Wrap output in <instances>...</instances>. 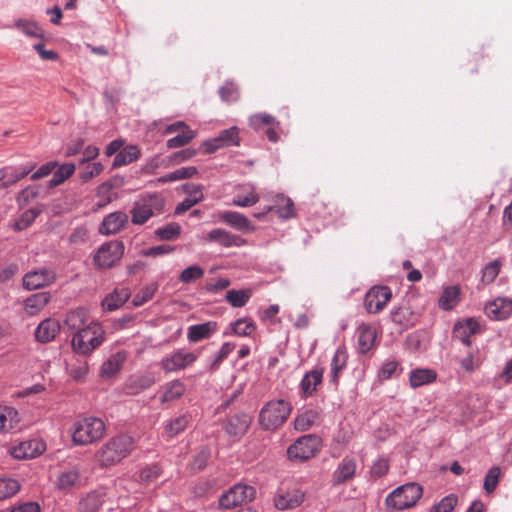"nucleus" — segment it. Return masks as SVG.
Returning a JSON list of instances; mask_svg holds the SVG:
<instances>
[{"label":"nucleus","instance_id":"obj_59","mask_svg":"<svg viewBox=\"0 0 512 512\" xmlns=\"http://www.w3.org/2000/svg\"><path fill=\"white\" fill-rule=\"evenodd\" d=\"M102 171L103 165L100 162L89 163L85 166L83 171L79 173V177L82 182H87L98 176Z\"/></svg>","mask_w":512,"mask_h":512},{"label":"nucleus","instance_id":"obj_62","mask_svg":"<svg viewBox=\"0 0 512 512\" xmlns=\"http://www.w3.org/2000/svg\"><path fill=\"white\" fill-rule=\"evenodd\" d=\"M16 27L28 36H31V37L41 36V29L33 22L20 20L16 23Z\"/></svg>","mask_w":512,"mask_h":512},{"label":"nucleus","instance_id":"obj_51","mask_svg":"<svg viewBox=\"0 0 512 512\" xmlns=\"http://www.w3.org/2000/svg\"><path fill=\"white\" fill-rule=\"evenodd\" d=\"M40 210L36 208H30L23 212L20 218L15 222V229L21 231L29 227L35 219L39 216Z\"/></svg>","mask_w":512,"mask_h":512},{"label":"nucleus","instance_id":"obj_31","mask_svg":"<svg viewBox=\"0 0 512 512\" xmlns=\"http://www.w3.org/2000/svg\"><path fill=\"white\" fill-rule=\"evenodd\" d=\"M50 294L48 292H40L31 295L24 302L25 312L34 316L40 313L41 310L49 303Z\"/></svg>","mask_w":512,"mask_h":512},{"label":"nucleus","instance_id":"obj_37","mask_svg":"<svg viewBox=\"0 0 512 512\" xmlns=\"http://www.w3.org/2000/svg\"><path fill=\"white\" fill-rule=\"evenodd\" d=\"M318 418L319 414L316 410H306L297 415L294 420V428L297 431H306L317 422Z\"/></svg>","mask_w":512,"mask_h":512},{"label":"nucleus","instance_id":"obj_63","mask_svg":"<svg viewBox=\"0 0 512 512\" xmlns=\"http://www.w3.org/2000/svg\"><path fill=\"white\" fill-rule=\"evenodd\" d=\"M389 470V462L386 458H379L371 467V475L377 478L384 476Z\"/></svg>","mask_w":512,"mask_h":512},{"label":"nucleus","instance_id":"obj_17","mask_svg":"<svg viewBox=\"0 0 512 512\" xmlns=\"http://www.w3.org/2000/svg\"><path fill=\"white\" fill-rule=\"evenodd\" d=\"M219 219L239 231H254L255 227L243 214L235 211H223L218 214Z\"/></svg>","mask_w":512,"mask_h":512},{"label":"nucleus","instance_id":"obj_61","mask_svg":"<svg viewBox=\"0 0 512 512\" xmlns=\"http://www.w3.org/2000/svg\"><path fill=\"white\" fill-rule=\"evenodd\" d=\"M68 371L74 380L79 381L87 374L88 364L86 361H77V363L68 366Z\"/></svg>","mask_w":512,"mask_h":512},{"label":"nucleus","instance_id":"obj_29","mask_svg":"<svg viewBox=\"0 0 512 512\" xmlns=\"http://www.w3.org/2000/svg\"><path fill=\"white\" fill-rule=\"evenodd\" d=\"M129 297L130 291L127 288H117L103 299L102 307L106 311H114L123 305Z\"/></svg>","mask_w":512,"mask_h":512},{"label":"nucleus","instance_id":"obj_43","mask_svg":"<svg viewBox=\"0 0 512 512\" xmlns=\"http://www.w3.org/2000/svg\"><path fill=\"white\" fill-rule=\"evenodd\" d=\"M251 297L250 290H229L226 293V300L235 308L243 307Z\"/></svg>","mask_w":512,"mask_h":512},{"label":"nucleus","instance_id":"obj_41","mask_svg":"<svg viewBox=\"0 0 512 512\" xmlns=\"http://www.w3.org/2000/svg\"><path fill=\"white\" fill-rule=\"evenodd\" d=\"M75 172V165L73 163H64L53 174L49 180V187L54 188L62 184L66 179L73 175Z\"/></svg>","mask_w":512,"mask_h":512},{"label":"nucleus","instance_id":"obj_27","mask_svg":"<svg viewBox=\"0 0 512 512\" xmlns=\"http://www.w3.org/2000/svg\"><path fill=\"white\" fill-rule=\"evenodd\" d=\"M217 329V323L208 321L202 324L192 325L188 328L187 338L190 342L196 343L209 338Z\"/></svg>","mask_w":512,"mask_h":512},{"label":"nucleus","instance_id":"obj_38","mask_svg":"<svg viewBox=\"0 0 512 512\" xmlns=\"http://www.w3.org/2000/svg\"><path fill=\"white\" fill-rule=\"evenodd\" d=\"M18 412L9 406H0V431H8L18 423Z\"/></svg>","mask_w":512,"mask_h":512},{"label":"nucleus","instance_id":"obj_9","mask_svg":"<svg viewBox=\"0 0 512 512\" xmlns=\"http://www.w3.org/2000/svg\"><path fill=\"white\" fill-rule=\"evenodd\" d=\"M392 298V291L388 286L376 285L365 295L364 305L369 313H379Z\"/></svg>","mask_w":512,"mask_h":512},{"label":"nucleus","instance_id":"obj_7","mask_svg":"<svg viewBox=\"0 0 512 512\" xmlns=\"http://www.w3.org/2000/svg\"><path fill=\"white\" fill-rule=\"evenodd\" d=\"M416 505V485L406 483L394 489L385 499V506L391 511H403Z\"/></svg>","mask_w":512,"mask_h":512},{"label":"nucleus","instance_id":"obj_22","mask_svg":"<svg viewBox=\"0 0 512 512\" xmlns=\"http://www.w3.org/2000/svg\"><path fill=\"white\" fill-rule=\"evenodd\" d=\"M236 189L243 194H237L233 200L232 205L238 206V207H251L255 205L260 197L258 193L256 192V188L254 185L251 184H243L238 185Z\"/></svg>","mask_w":512,"mask_h":512},{"label":"nucleus","instance_id":"obj_48","mask_svg":"<svg viewBox=\"0 0 512 512\" xmlns=\"http://www.w3.org/2000/svg\"><path fill=\"white\" fill-rule=\"evenodd\" d=\"M195 132L192 130H185L177 136L167 140V147L169 149L179 148L187 145L194 139Z\"/></svg>","mask_w":512,"mask_h":512},{"label":"nucleus","instance_id":"obj_34","mask_svg":"<svg viewBox=\"0 0 512 512\" xmlns=\"http://www.w3.org/2000/svg\"><path fill=\"white\" fill-rule=\"evenodd\" d=\"M96 196L98 202L95 204V209L99 210L110 204L117 199V194L113 192V185L111 182H104L97 187Z\"/></svg>","mask_w":512,"mask_h":512},{"label":"nucleus","instance_id":"obj_16","mask_svg":"<svg viewBox=\"0 0 512 512\" xmlns=\"http://www.w3.org/2000/svg\"><path fill=\"white\" fill-rule=\"evenodd\" d=\"M184 191L187 193V197L180 202L176 208V214H182L192 208L194 205L203 200L202 186L196 184H185L183 186Z\"/></svg>","mask_w":512,"mask_h":512},{"label":"nucleus","instance_id":"obj_35","mask_svg":"<svg viewBox=\"0 0 512 512\" xmlns=\"http://www.w3.org/2000/svg\"><path fill=\"white\" fill-rule=\"evenodd\" d=\"M347 359H348V355L346 353V350L342 347H339L336 350V352L332 358V361H331L330 377H331V382H333L334 384L338 383L339 374L342 371V369L346 366Z\"/></svg>","mask_w":512,"mask_h":512},{"label":"nucleus","instance_id":"obj_45","mask_svg":"<svg viewBox=\"0 0 512 512\" xmlns=\"http://www.w3.org/2000/svg\"><path fill=\"white\" fill-rule=\"evenodd\" d=\"M158 290V284L157 283H151L145 287H143L134 297L132 300V304L135 307H139L143 305L144 303L151 300Z\"/></svg>","mask_w":512,"mask_h":512},{"label":"nucleus","instance_id":"obj_36","mask_svg":"<svg viewBox=\"0 0 512 512\" xmlns=\"http://www.w3.org/2000/svg\"><path fill=\"white\" fill-rule=\"evenodd\" d=\"M140 156V150L135 145H129L124 147L119 153L116 154L113 167H120L127 165L137 160Z\"/></svg>","mask_w":512,"mask_h":512},{"label":"nucleus","instance_id":"obj_44","mask_svg":"<svg viewBox=\"0 0 512 512\" xmlns=\"http://www.w3.org/2000/svg\"><path fill=\"white\" fill-rule=\"evenodd\" d=\"M249 125L254 130H260L263 126L276 125L279 126L280 122L270 114L258 113L254 114L249 118Z\"/></svg>","mask_w":512,"mask_h":512},{"label":"nucleus","instance_id":"obj_54","mask_svg":"<svg viewBox=\"0 0 512 512\" xmlns=\"http://www.w3.org/2000/svg\"><path fill=\"white\" fill-rule=\"evenodd\" d=\"M458 503V497L450 494L444 497L439 503L433 505L430 512H452Z\"/></svg>","mask_w":512,"mask_h":512},{"label":"nucleus","instance_id":"obj_23","mask_svg":"<svg viewBox=\"0 0 512 512\" xmlns=\"http://www.w3.org/2000/svg\"><path fill=\"white\" fill-rule=\"evenodd\" d=\"M206 240L209 242H217L223 247L241 246L244 242L241 237L222 228L211 230L207 234Z\"/></svg>","mask_w":512,"mask_h":512},{"label":"nucleus","instance_id":"obj_6","mask_svg":"<svg viewBox=\"0 0 512 512\" xmlns=\"http://www.w3.org/2000/svg\"><path fill=\"white\" fill-rule=\"evenodd\" d=\"M321 448V439L317 435L307 434L298 438L288 447L289 459L300 462L313 458Z\"/></svg>","mask_w":512,"mask_h":512},{"label":"nucleus","instance_id":"obj_15","mask_svg":"<svg viewBox=\"0 0 512 512\" xmlns=\"http://www.w3.org/2000/svg\"><path fill=\"white\" fill-rule=\"evenodd\" d=\"M128 223V215L122 211H116L107 215L100 226V232L111 235L119 232Z\"/></svg>","mask_w":512,"mask_h":512},{"label":"nucleus","instance_id":"obj_42","mask_svg":"<svg viewBox=\"0 0 512 512\" xmlns=\"http://www.w3.org/2000/svg\"><path fill=\"white\" fill-rule=\"evenodd\" d=\"M41 187L39 185H29L22 189L17 195V203L19 206L24 207L39 197Z\"/></svg>","mask_w":512,"mask_h":512},{"label":"nucleus","instance_id":"obj_55","mask_svg":"<svg viewBox=\"0 0 512 512\" xmlns=\"http://www.w3.org/2000/svg\"><path fill=\"white\" fill-rule=\"evenodd\" d=\"M500 476L501 469L498 466H494L488 471L484 479V490L488 494L496 489Z\"/></svg>","mask_w":512,"mask_h":512},{"label":"nucleus","instance_id":"obj_58","mask_svg":"<svg viewBox=\"0 0 512 512\" xmlns=\"http://www.w3.org/2000/svg\"><path fill=\"white\" fill-rule=\"evenodd\" d=\"M188 425V418L186 416H179L171 420L166 425V432L170 437H173L185 430Z\"/></svg>","mask_w":512,"mask_h":512},{"label":"nucleus","instance_id":"obj_5","mask_svg":"<svg viewBox=\"0 0 512 512\" xmlns=\"http://www.w3.org/2000/svg\"><path fill=\"white\" fill-rule=\"evenodd\" d=\"M165 201L158 194H148L136 201L132 210V223L142 225L151 217L159 215L163 212Z\"/></svg>","mask_w":512,"mask_h":512},{"label":"nucleus","instance_id":"obj_52","mask_svg":"<svg viewBox=\"0 0 512 512\" xmlns=\"http://www.w3.org/2000/svg\"><path fill=\"white\" fill-rule=\"evenodd\" d=\"M255 329L254 322L248 318H241L233 323V331L239 336H250Z\"/></svg>","mask_w":512,"mask_h":512},{"label":"nucleus","instance_id":"obj_40","mask_svg":"<svg viewBox=\"0 0 512 512\" xmlns=\"http://www.w3.org/2000/svg\"><path fill=\"white\" fill-rule=\"evenodd\" d=\"M101 505V495L96 492H91L79 501L78 512H97Z\"/></svg>","mask_w":512,"mask_h":512},{"label":"nucleus","instance_id":"obj_56","mask_svg":"<svg viewBox=\"0 0 512 512\" xmlns=\"http://www.w3.org/2000/svg\"><path fill=\"white\" fill-rule=\"evenodd\" d=\"M220 97L225 102H235L239 98V89L234 82H226L219 89Z\"/></svg>","mask_w":512,"mask_h":512},{"label":"nucleus","instance_id":"obj_25","mask_svg":"<svg viewBox=\"0 0 512 512\" xmlns=\"http://www.w3.org/2000/svg\"><path fill=\"white\" fill-rule=\"evenodd\" d=\"M478 330V322L473 318H468L463 322H458L455 324L453 329V335L455 338L461 340L467 346H470V337L476 334Z\"/></svg>","mask_w":512,"mask_h":512},{"label":"nucleus","instance_id":"obj_60","mask_svg":"<svg viewBox=\"0 0 512 512\" xmlns=\"http://www.w3.org/2000/svg\"><path fill=\"white\" fill-rule=\"evenodd\" d=\"M160 475H161V468L159 467V465L152 464V465H149L141 470L140 479L143 482L149 483V482H153V481L157 480Z\"/></svg>","mask_w":512,"mask_h":512},{"label":"nucleus","instance_id":"obj_26","mask_svg":"<svg viewBox=\"0 0 512 512\" xmlns=\"http://www.w3.org/2000/svg\"><path fill=\"white\" fill-rule=\"evenodd\" d=\"M43 451V445L35 440L25 441L12 448L11 454L16 459L34 458Z\"/></svg>","mask_w":512,"mask_h":512},{"label":"nucleus","instance_id":"obj_64","mask_svg":"<svg viewBox=\"0 0 512 512\" xmlns=\"http://www.w3.org/2000/svg\"><path fill=\"white\" fill-rule=\"evenodd\" d=\"M87 239L88 230L83 226H79L72 231L68 240L70 244L78 245L86 242Z\"/></svg>","mask_w":512,"mask_h":512},{"label":"nucleus","instance_id":"obj_46","mask_svg":"<svg viewBox=\"0 0 512 512\" xmlns=\"http://www.w3.org/2000/svg\"><path fill=\"white\" fill-rule=\"evenodd\" d=\"M20 489V484L12 478H0V500L14 496Z\"/></svg>","mask_w":512,"mask_h":512},{"label":"nucleus","instance_id":"obj_3","mask_svg":"<svg viewBox=\"0 0 512 512\" xmlns=\"http://www.w3.org/2000/svg\"><path fill=\"white\" fill-rule=\"evenodd\" d=\"M291 410L290 403L283 399L269 401L259 413V424L265 430H276L286 422Z\"/></svg>","mask_w":512,"mask_h":512},{"label":"nucleus","instance_id":"obj_1","mask_svg":"<svg viewBox=\"0 0 512 512\" xmlns=\"http://www.w3.org/2000/svg\"><path fill=\"white\" fill-rule=\"evenodd\" d=\"M134 449L133 438L121 434L107 441L95 454L101 467H110L127 457Z\"/></svg>","mask_w":512,"mask_h":512},{"label":"nucleus","instance_id":"obj_13","mask_svg":"<svg viewBox=\"0 0 512 512\" xmlns=\"http://www.w3.org/2000/svg\"><path fill=\"white\" fill-rule=\"evenodd\" d=\"M55 279L56 275L54 271L42 268L26 273L23 277V286L27 290H36L50 285Z\"/></svg>","mask_w":512,"mask_h":512},{"label":"nucleus","instance_id":"obj_8","mask_svg":"<svg viewBox=\"0 0 512 512\" xmlns=\"http://www.w3.org/2000/svg\"><path fill=\"white\" fill-rule=\"evenodd\" d=\"M255 489L252 486L245 484H236L231 487L227 492L222 494L219 499V505L225 509H232L243 503H247L254 499Z\"/></svg>","mask_w":512,"mask_h":512},{"label":"nucleus","instance_id":"obj_49","mask_svg":"<svg viewBox=\"0 0 512 512\" xmlns=\"http://www.w3.org/2000/svg\"><path fill=\"white\" fill-rule=\"evenodd\" d=\"M203 275L204 270L199 265H191L181 272L179 280L184 284H189L197 279L202 278Z\"/></svg>","mask_w":512,"mask_h":512},{"label":"nucleus","instance_id":"obj_57","mask_svg":"<svg viewBox=\"0 0 512 512\" xmlns=\"http://www.w3.org/2000/svg\"><path fill=\"white\" fill-rule=\"evenodd\" d=\"M501 263L498 260H494L488 263L482 271V282L486 284L492 283L499 275Z\"/></svg>","mask_w":512,"mask_h":512},{"label":"nucleus","instance_id":"obj_20","mask_svg":"<svg viewBox=\"0 0 512 512\" xmlns=\"http://www.w3.org/2000/svg\"><path fill=\"white\" fill-rule=\"evenodd\" d=\"M357 464L353 458L345 457L332 475V483L340 485L355 476Z\"/></svg>","mask_w":512,"mask_h":512},{"label":"nucleus","instance_id":"obj_11","mask_svg":"<svg viewBox=\"0 0 512 512\" xmlns=\"http://www.w3.org/2000/svg\"><path fill=\"white\" fill-rule=\"evenodd\" d=\"M123 253L124 246L122 242L111 241L98 249L94 260L99 267L110 268L121 259Z\"/></svg>","mask_w":512,"mask_h":512},{"label":"nucleus","instance_id":"obj_39","mask_svg":"<svg viewBox=\"0 0 512 512\" xmlns=\"http://www.w3.org/2000/svg\"><path fill=\"white\" fill-rule=\"evenodd\" d=\"M155 383V377L151 373L134 375L129 379L128 387L132 390V393L136 394L139 391L145 390L151 387Z\"/></svg>","mask_w":512,"mask_h":512},{"label":"nucleus","instance_id":"obj_24","mask_svg":"<svg viewBox=\"0 0 512 512\" xmlns=\"http://www.w3.org/2000/svg\"><path fill=\"white\" fill-rule=\"evenodd\" d=\"M322 380L323 369L315 368L307 372L300 383L302 396H312L317 391V388L322 383Z\"/></svg>","mask_w":512,"mask_h":512},{"label":"nucleus","instance_id":"obj_18","mask_svg":"<svg viewBox=\"0 0 512 512\" xmlns=\"http://www.w3.org/2000/svg\"><path fill=\"white\" fill-rule=\"evenodd\" d=\"M251 424V417L246 413L230 416L225 423V430L230 436L244 435Z\"/></svg>","mask_w":512,"mask_h":512},{"label":"nucleus","instance_id":"obj_47","mask_svg":"<svg viewBox=\"0 0 512 512\" xmlns=\"http://www.w3.org/2000/svg\"><path fill=\"white\" fill-rule=\"evenodd\" d=\"M217 139L222 148L226 146H237L239 145V130L237 127H231L223 130Z\"/></svg>","mask_w":512,"mask_h":512},{"label":"nucleus","instance_id":"obj_12","mask_svg":"<svg viewBox=\"0 0 512 512\" xmlns=\"http://www.w3.org/2000/svg\"><path fill=\"white\" fill-rule=\"evenodd\" d=\"M305 499V493L297 488L280 489L274 497V505L278 510H289L299 507Z\"/></svg>","mask_w":512,"mask_h":512},{"label":"nucleus","instance_id":"obj_33","mask_svg":"<svg viewBox=\"0 0 512 512\" xmlns=\"http://www.w3.org/2000/svg\"><path fill=\"white\" fill-rule=\"evenodd\" d=\"M460 294L459 285L446 287L439 298V307L446 311L453 309L460 301Z\"/></svg>","mask_w":512,"mask_h":512},{"label":"nucleus","instance_id":"obj_28","mask_svg":"<svg viewBox=\"0 0 512 512\" xmlns=\"http://www.w3.org/2000/svg\"><path fill=\"white\" fill-rule=\"evenodd\" d=\"M357 333L359 350L361 353H367L374 347L376 330L368 324H361L357 329Z\"/></svg>","mask_w":512,"mask_h":512},{"label":"nucleus","instance_id":"obj_19","mask_svg":"<svg viewBox=\"0 0 512 512\" xmlns=\"http://www.w3.org/2000/svg\"><path fill=\"white\" fill-rule=\"evenodd\" d=\"M90 322L88 311L80 307L66 314L64 327H67L74 333H78V331L84 329Z\"/></svg>","mask_w":512,"mask_h":512},{"label":"nucleus","instance_id":"obj_50","mask_svg":"<svg viewBox=\"0 0 512 512\" xmlns=\"http://www.w3.org/2000/svg\"><path fill=\"white\" fill-rule=\"evenodd\" d=\"M79 480V473L76 470L65 471L58 477L57 487L62 490L72 488Z\"/></svg>","mask_w":512,"mask_h":512},{"label":"nucleus","instance_id":"obj_2","mask_svg":"<svg viewBox=\"0 0 512 512\" xmlns=\"http://www.w3.org/2000/svg\"><path fill=\"white\" fill-rule=\"evenodd\" d=\"M105 431L106 426L100 418L85 417L73 424L72 441L79 446L93 444L103 438Z\"/></svg>","mask_w":512,"mask_h":512},{"label":"nucleus","instance_id":"obj_4","mask_svg":"<svg viewBox=\"0 0 512 512\" xmlns=\"http://www.w3.org/2000/svg\"><path fill=\"white\" fill-rule=\"evenodd\" d=\"M103 340L104 331L101 325L91 321L84 329L73 334L71 343L75 352L86 355L95 350Z\"/></svg>","mask_w":512,"mask_h":512},{"label":"nucleus","instance_id":"obj_32","mask_svg":"<svg viewBox=\"0 0 512 512\" xmlns=\"http://www.w3.org/2000/svg\"><path fill=\"white\" fill-rule=\"evenodd\" d=\"M162 391L161 402L169 403L180 399L186 391V386L180 380H173L166 383L162 387Z\"/></svg>","mask_w":512,"mask_h":512},{"label":"nucleus","instance_id":"obj_14","mask_svg":"<svg viewBox=\"0 0 512 512\" xmlns=\"http://www.w3.org/2000/svg\"><path fill=\"white\" fill-rule=\"evenodd\" d=\"M485 314L491 320H504L512 315V300L498 297L485 306Z\"/></svg>","mask_w":512,"mask_h":512},{"label":"nucleus","instance_id":"obj_21","mask_svg":"<svg viewBox=\"0 0 512 512\" xmlns=\"http://www.w3.org/2000/svg\"><path fill=\"white\" fill-rule=\"evenodd\" d=\"M60 331V324L56 319L43 320L35 330V338L41 343L52 341Z\"/></svg>","mask_w":512,"mask_h":512},{"label":"nucleus","instance_id":"obj_53","mask_svg":"<svg viewBox=\"0 0 512 512\" xmlns=\"http://www.w3.org/2000/svg\"><path fill=\"white\" fill-rule=\"evenodd\" d=\"M181 227L177 223H170L165 227L158 228L155 231V235L160 240H173L180 235Z\"/></svg>","mask_w":512,"mask_h":512},{"label":"nucleus","instance_id":"obj_30","mask_svg":"<svg viewBox=\"0 0 512 512\" xmlns=\"http://www.w3.org/2000/svg\"><path fill=\"white\" fill-rule=\"evenodd\" d=\"M126 360L124 352H117L109 357L101 366L100 374L104 378L115 376L122 368Z\"/></svg>","mask_w":512,"mask_h":512},{"label":"nucleus","instance_id":"obj_10","mask_svg":"<svg viewBox=\"0 0 512 512\" xmlns=\"http://www.w3.org/2000/svg\"><path fill=\"white\" fill-rule=\"evenodd\" d=\"M196 359L195 353L178 349L164 357L160 362V367L168 373L176 372L192 365Z\"/></svg>","mask_w":512,"mask_h":512}]
</instances>
